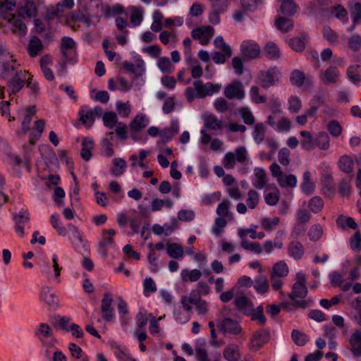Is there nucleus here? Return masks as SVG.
<instances>
[{
	"label": "nucleus",
	"mask_w": 361,
	"mask_h": 361,
	"mask_svg": "<svg viewBox=\"0 0 361 361\" xmlns=\"http://www.w3.org/2000/svg\"><path fill=\"white\" fill-rule=\"evenodd\" d=\"M258 78L263 88L268 89L279 83L281 79V73L276 67L269 68L267 71H261Z\"/></svg>",
	"instance_id": "obj_1"
},
{
	"label": "nucleus",
	"mask_w": 361,
	"mask_h": 361,
	"mask_svg": "<svg viewBox=\"0 0 361 361\" xmlns=\"http://www.w3.org/2000/svg\"><path fill=\"white\" fill-rule=\"evenodd\" d=\"M15 222V231L20 238H23L26 233L25 230L29 228L30 221V213L27 209H22L19 212L13 214Z\"/></svg>",
	"instance_id": "obj_2"
},
{
	"label": "nucleus",
	"mask_w": 361,
	"mask_h": 361,
	"mask_svg": "<svg viewBox=\"0 0 361 361\" xmlns=\"http://www.w3.org/2000/svg\"><path fill=\"white\" fill-rule=\"evenodd\" d=\"M68 231L71 233L70 240L80 252H88L89 246L83 234L79 228L72 224L68 225Z\"/></svg>",
	"instance_id": "obj_3"
},
{
	"label": "nucleus",
	"mask_w": 361,
	"mask_h": 361,
	"mask_svg": "<svg viewBox=\"0 0 361 361\" xmlns=\"http://www.w3.org/2000/svg\"><path fill=\"white\" fill-rule=\"evenodd\" d=\"M103 110L100 106H95L90 109L87 106H82L79 111L80 121L87 128H90L97 118L102 116Z\"/></svg>",
	"instance_id": "obj_4"
},
{
	"label": "nucleus",
	"mask_w": 361,
	"mask_h": 361,
	"mask_svg": "<svg viewBox=\"0 0 361 361\" xmlns=\"http://www.w3.org/2000/svg\"><path fill=\"white\" fill-rule=\"evenodd\" d=\"M240 50L244 60L256 59L261 54L259 45L253 40L243 41L240 46Z\"/></svg>",
	"instance_id": "obj_5"
},
{
	"label": "nucleus",
	"mask_w": 361,
	"mask_h": 361,
	"mask_svg": "<svg viewBox=\"0 0 361 361\" xmlns=\"http://www.w3.org/2000/svg\"><path fill=\"white\" fill-rule=\"evenodd\" d=\"M19 66L20 65L17 63L15 59L6 61L0 59V78L8 80L16 76L19 72L23 71L18 69Z\"/></svg>",
	"instance_id": "obj_6"
},
{
	"label": "nucleus",
	"mask_w": 361,
	"mask_h": 361,
	"mask_svg": "<svg viewBox=\"0 0 361 361\" xmlns=\"http://www.w3.org/2000/svg\"><path fill=\"white\" fill-rule=\"evenodd\" d=\"M114 302L113 295L109 292H104L103 298L101 300V312L102 317L106 322H110L114 319V307L112 304Z\"/></svg>",
	"instance_id": "obj_7"
},
{
	"label": "nucleus",
	"mask_w": 361,
	"mask_h": 361,
	"mask_svg": "<svg viewBox=\"0 0 361 361\" xmlns=\"http://www.w3.org/2000/svg\"><path fill=\"white\" fill-rule=\"evenodd\" d=\"M76 44L69 37H63L61 39V52L64 58L69 62H76L75 53Z\"/></svg>",
	"instance_id": "obj_8"
},
{
	"label": "nucleus",
	"mask_w": 361,
	"mask_h": 361,
	"mask_svg": "<svg viewBox=\"0 0 361 361\" xmlns=\"http://www.w3.org/2000/svg\"><path fill=\"white\" fill-rule=\"evenodd\" d=\"M340 71L336 66H330L325 71H321L319 78L324 85H334L340 80Z\"/></svg>",
	"instance_id": "obj_9"
},
{
	"label": "nucleus",
	"mask_w": 361,
	"mask_h": 361,
	"mask_svg": "<svg viewBox=\"0 0 361 361\" xmlns=\"http://www.w3.org/2000/svg\"><path fill=\"white\" fill-rule=\"evenodd\" d=\"M28 74V71H23V72H19L18 75L8 80L7 85L11 89L9 92V97L11 98L23 87Z\"/></svg>",
	"instance_id": "obj_10"
},
{
	"label": "nucleus",
	"mask_w": 361,
	"mask_h": 361,
	"mask_svg": "<svg viewBox=\"0 0 361 361\" xmlns=\"http://www.w3.org/2000/svg\"><path fill=\"white\" fill-rule=\"evenodd\" d=\"M214 31L211 26L199 27L192 30L191 35L194 39L200 40L202 45H206L214 35Z\"/></svg>",
	"instance_id": "obj_11"
},
{
	"label": "nucleus",
	"mask_w": 361,
	"mask_h": 361,
	"mask_svg": "<svg viewBox=\"0 0 361 361\" xmlns=\"http://www.w3.org/2000/svg\"><path fill=\"white\" fill-rule=\"evenodd\" d=\"M116 235L114 229H104L102 231V238L99 243V252L104 256H107L108 248L114 243L113 237Z\"/></svg>",
	"instance_id": "obj_12"
},
{
	"label": "nucleus",
	"mask_w": 361,
	"mask_h": 361,
	"mask_svg": "<svg viewBox=\"0 0 361 361\" xmlns=\"http://www.w3.org/2000/svg\"><path fill=\"white\" fill-rule=\"evenodd\" d=\"M224 95L226 98L232 99L236 98L242 99L245 97L243 85L240 81L234 80L228 85L224 90Z\"/></svg>",
	"instance_id": "obj_13"
},
{
	"label": "nucleus",
	"mask_w": 361,
	"mask_h": 361,
	"mask_svg": "<svg viewBox=\"0 0 361 361\" xmlns=\"http://www.w3.org/2000/svg\"><path fill=\"white\" fill-rule=\"evenodd\" d=\"M269 338V333L267 331L264 329L257 331L252 337L250 348L256 351L267 343Z\"/></svg>",
	"instance_id": "obj_14"
},
{
	"label": "nucleus",
	"mask_w": 361,
	"mask_h": 361,
	"mask_svg": "<svg viewBox=\"0 0 361 361\" xmlns=\"http://www.w3.org/2000/svg\"><path fill=\"white\" fill-rule=\"evenodd\" d=\"M4 19L8 20L12 25V31L13 33L18 34L20 36H24L27 32V27L21 19H16L15 14H5L3 16Z\"/></svg>",
	"instance_id": "obj_15"
},
{
	"label": "nucleus",
	"mask_w": 361,
	"mask_h": 361,
	"mask_svg": "<svg viewBox=\"0 0 361 361\" xmlns=\"http://www.w3.org/2000/svg\"><path fill=\"white\" fill-rule=\"evenodd\" d=\"M204 121V128L211 130H222L224 128V123L222 120L218 118L213 114L205 113L202 116Z\"/></svg>",
	"instance_id": "obj_16"
},
{
	"label": "nucleus",
	"mask_w": 361,
	"mask_h": 361,
	"mask_svg": "<svg viewBox=\"0 0 361 361\" xmlns=\"http://www.w3.org/2000/svg\"><path fill=\"white\" fill-rule=\"evenodd\" d=\"M25 111L26 114L21 123V130L18 133V135H26L30 132L32 120L37 113L36 107L35 106H28L25 108Z\"/></svg>",
	"instance_id": "obj_17"
},
{
	"label": "nucleus",
	"mask_w": 361,
	"mask_h": 361,
	"mask_svg": "<svg viewBox=\"0 0 361 361\" xmlns=\"http://www.w3.org/2000/svg\"><path fill=\"white\" fill-rule=\"evenodd\" d=\"M18 14L22 18H31L37 14V8L34 1L26 0L24 5L18 8Z\"/></svg>",
	"instance_id": "obj_18"
},
{
	"label": "nucleus",
	"mask_w": 361,
	"mask_h": 361,
	"mask_svg": "<svg viewBox=\"0 0 361 361\" xmlns=\"http://www.w3.org/2000/svg\"><path fill=\"white\" fill-rule=\"evenodd\" d=\"M201 300L200 291L194 289L191 290L188 297L185 295L181 297L180 303L185 311L190 312L192 310V307L190 304L195 305L197 303H199Z\"/></svg>",
	"instance_id": "obj_19"
},
{
	"label": "nucleus",
	"mask_w": 361,
	"mask_h": 361,
	"mask_svg": "<svg viewBox=\"0 0 361 361\" xmlns=\"http://www.w3.org/2000/svg\"><path fill=\"white\" fill-rule=\"evenodd\" d=\"M35 336L42 343H44L45 338H52L56 342V340L53 338L54 333L51 327L47 323H41L35 329Z\"/></svg>",
	"instance_id": "obj_20"
},
{
	"label": "nucleus",
	"mask_w": 361,
	"mask_h": 361,
	"mask_svg": "<svg viewBox=\"0 0 361 361\" xmlns=\"http://www.w3.org/2000/svg\"><path fill=\"white\" fill-rule=\"evenodd\" d=\"M221 330L224 334L238 335L242 329L237 321L231 318H224L221 324Z\"/></svg>",
	"instance_id": "obj_21"
},
{
	"label": "nucleus",
	"mask_w": 361,
	"mask_h": 361,
	"mask_svg": "<svg viewBox=\"0 0 361 361\" xmlns=\"http://www.w3.org/2000/svg\"><path fill=\"white\" fill-rule=\"evenodd\" d=\"M40 298L50 307H55L59 305V299L57 296L49 286H44L42 288Z\"/></svg>",
	"instance_id": "obj_22"
},
{
	"label": "nucleus",
	"mask_w": 361,
	"mask_h": 361,
	"mask_svg": "<svg viewBox=\"0 0 361 361\" xmlns=\"http://www.w3.org/2000/svg\"><path fill=\"white\" fill-rule=\"evenodd\" d=\"M114 133L109 132L102 140V153L106 157H111L114 154L113 148Z\"/></svg>",
	"instance_id": "obj_23"
},
{
	"label": "nucleus",
	"mask_w": 361,
	"mask_h": 361,
	"mask_svg": "<svg viewBox=\"0 0 361 361\" xmlns=\"http://www.w3.org/2000/svg\"><path fill=\"white\" fill-rule=\"evenodd\" d=\"M80 22L85 23L87 27H89L91 24V19L79 10L70 13L66 17V23L71 24Z\"/></svg>",
	"instance_id": "obj_24"
},
{
	"label": "nucleus",
	"mask_w": 361,
	"mask_h": 361,
	"mask_svg": "<svg viewBox=\"0 0 361 361\" xmlns=\"http://www.w3.org/2000/svg\"><path fill=\"white\" fill-rule=\"evenodd\" d=\"M349 342L353 355L356 357H361V331L358 329L355 330L350 336Z\"/></svg>",
	"instance_id": "obj_25"
},
{
	"label": "nucleus",
	"mask_w": 361,
	"mask_h": 361,
	"mask_svg": "<svg viewBox=\"0 0 361 361\" xmlns=\"http://www.w3.org/2000/svg\"><path fill=\"white\" fill-rule=\"evenodd\" d=\"M287 249L288 255L296 260L300 259L305 253L303 245L298 240L290 242Z\"/></svg>",
	"instance_id": "obj_26"
},
{
	"label": "nucleus",
	"mask_w": 361,
	"mask_h": 361,
	"mask_svg": "<svg viewBox=\"0 0 361 361\" xmlns=\"http://www.w3.org/2000/svg\"><path fill=\"white\" fill-rule=\"evenodd\" d=\"M45 126V121L44 119H38L35 121L34 123V130L35 132H32L29 135V143L31 145L36 144L37 141L41 137L42 133L44 131Z\"/></svg>",
	"instance_id": "obj_27"
},
{
	"label": "nucleus",
	"mask_w": 361,
	"mask_h": 361,
	"mask_svg": "<svg viewBox=\"0 0 361 361\" xmlns=\"http://www.w3.org/2000/svg\"><path fill=\"white\" fill-rule=\"evenodd\" d=\"M223 356L227 361H238L241 357L239 347L235 344L228 345L223 352Z\"/></svg>",
	"instance_id": "obj_28"
},
{
	"label": "nucleus",
	"mask_w": 361,
	"mask_h": 361,
	"mask_svg": "<svg viewBox=\"0 0 361 361\" xmlns=\"http://www.w3.org/2000/svg\"><path fill=\"white\" fill-rule=\"evenodd\" d=\"M94 147V142L89 137H84L82 141L81 157L86 161L92 157V151Z\"/></svg>",
	"instance_id": "obj_29"
},
{
	"label": "nucleus",
	"mask_w": 361,
	"mask_h": 361,
	"mask_svg": "<svg viewBox=\"0 0 361 361\" xmlns=\"http://www.w3.org/2000/svg\"><path fill=\"white\" fill-rule=\"evenodd\" d=\"M245 314L250 316L252 320L256 321L260 325H264L267 321L262 305H259L255 309L250 307Z\"/></svg>",
	"instance_id": "obj_30"
},
{
	"label": "nucleus",
	"mask_w": 361,
	"mask_h": 361,
	"mask_svg": "<svg viewBox=\"0 0 361 361\" xmlns=\"http://www.w3.org/2000/svg\"><path fill=\"white\" fill-rule=\"evenodd\" d=\"M149 124V119L145 114L137 115L130 123L133 132H138L145 128Z\"/></svg>",
	"instance_id": "obj_31"
},
{
	"label": "nucleus",
	"mask_w": 361,
	"mask_h": 361,
	"mask_svg": "<svg viewBox=\"0 0 361 361\" xmlns=\"http://www.w3.org/2000/svg\"><path fill=\"white\" fill-rule=\"evenodd\" d=\"M43 44L39 37L34 36L30 39L27 51L31 57L37 56L42 50Z\"/></svg>",
	"instance_id": "obj_32"
},
{
	"label": "nucleus",
	"mask_w": 361,
	"mask_h": 361,
	"mask_svg": "<svg viewBox=\"0 0 361 361\" xmlns=\"http://www.w3.org/2000/svg\"><path fill=\"white\" fill-rule=\"evenodd\" d=\"M346 74L348 80L353 84L357 85L361 82V68L359 65L350 66Z\"/></svg>",
	"instance_id": "obj_33"
},
{
	"label": "nucleus",
	"mask_w": 361,
	"mask_h": 361,
	"mask_svg": "<svg viewBox=\"0 0 361 361\" xmlns=\"http://www.w3.org/2000/svg\"><path fill=\"white\" fill-rule=\"evenodd\" d=\"M281 4V11L284 16H293L298 9V6L295 4L293 0H279Z\"/></svg>",
	"instance_id": "obj_34"
},
{
	"label": "nucleus",
	"mask_w": 361,
	"mask_h": 361,
	"mask_svg": "<svg viewBox=\"0 0 361 361\" xmlns=\"http://www.w3.org/2000/svg\"><path fill=\"white\" fill-rule=\"evenodd\" d=\"M307 288L306 285L293 283L291 293H288V298L292 300L296 298H305L307 295Z\"/></svg>",
	"instance_id": "obj_35"
},
{
	"label": "nucleus",
	"mask_w": 361,
	"mask_h": 361,
	"mask_svg": "<svg viewBox=\"0 0 361 361\" xmlns=\"http://www.w3.org/2000/svg\"><path fill=\"white\" fill-rule=\"evenodd\" d=\"M340 170L345 173H351L353 172L354 161L348 155L341 156L338 162Z\"/></svg>",
	"instance_id": "obj_36"
},
{
	"label": "nucleus",
	"mask_w": 361,
	"mask_h": 361,
	"mask_svg": "<svg viewBox=\"0 0 361 361\" xmlns=\"http://www.w3.org/2000/svg\"><path fill=\"white\" fill-rule=\"evenodd\" d=\"M264 54L267 59L276 60L280 58L281 51L278 46L272 42H268L264 47Z\"/></svg>",
	"instance_id": "obj_37"
},
{
	"label": "nucleus",
	"mask_w": 361,
	"mask_h": 361,
	"mask_svg": "<svg viewBox=\"0 0 361 361\" xmlns=\"http://www.w3.org/2000/svg\"><path fill=\"white\" fill-rule=\"evenodd\" d=\"M255 180L252 182V185L257 189H262L267 183V174L265 171L262 168H256L255 169Z\"/></svg>",
	"instance_id": "obj_38"
},
{
	"label": "nucleus",
	"mask_w": 361,
	"mask_h": 361,
	"mask_svg": "<svg viewBox=\"0 0 361 361\" xmlns=\"http://www.w3.org/2000/svg\"><path fill=\"white\" fill-rule=\"evenodd\" d=\"M254 288L260 293H267L269 290V286L267 277L262 274H259L255 277L254 281Z\"/></svg>",
	"instance_id": "obj_39"
},
{
	"label": "nucleus",
	"mask_w": 361,
	"mask_h": 361,
	"mask_svg": "<svg viewBox=\"0 0 361 361\" xmlns=\"http://www.w3.org/2000/svg\"><path fill=\"white\" fill-rule=\"evenodd\" d=\"M300 135L303 137L301 142V147L303 149L310 151L315 147V140H314L311 133L307 130H302Z\"/></svg>",
	"instance_id": "obj_40"
},
{
	"label": "nucleus",
	"mask_w": 361,
	"mask_h": 361,
	"mask_svg": "<svg viewBox=\"0 0 361 361\" xmlns=\"http://www.w3.org/2000/svg\"><path fill=\"white\" fill-rule=\"evenodd\" d=\"M234 304L238 311L244 314H245L246 312H247L252 306L248 298L244 295L236 296L234 300Z\"/></svg>",
	"instance_id": "obj_41"
},
{
	"label": "nucleus",
	"mask_w": 361,
	"mask_h": 361,
	"mask_svg": "<svg viewBox=\"0 0 361 361\" xmlns=\"http://www.w3.org/2000/svg\"><path fill=\"white\" fill-rule=\"evenodd\" d=\"M178 132V125L177 123H173L170 128L162 130L159 135L162 142L170 141Z\"/></svg>",
	"instance_id": "obj_42"
},
{
	"label": "nucleus",
	"mask_w": 361,
	"mask_h": 361,
	"mask_svg": "<svg viewBox=\"0 0 361 361\" xmlns=\"http://www.w3.org/2000/svg\"><path fill=\"white\" fill-rule=\"evenodd\" d=\"M127 167V163L123 158L113 159V166L111 169L112 174L115 176H121Z\"/></svg>",
	"instance_id": "obj_43"
},
{
	"label": "nucleus",
	"mask_w": 361,
	"mask_h": 361,
	"mask_svg": "<svg viewBox=\"0 0 361 361\" xmlns=\"http://www.w3.org/2000/svg\"><path fill=\"white\" fill-rule=\"evenodd\" d=\"M275 25L282 32H288L293 27V22L291 19L279 16L276 19Z\"/></svg>",
	"instance_id": "obj_44"
},
{
	"label": "nucleus",
	"mask_w": 361,
	"mask_h": 361,
	"mask_svg": "<svg viewBox=\"0 0 361 361\" xmlns=\"http://www.w3.org/2000/svg\"><path fill=\"white\" fill-rule=\"evenodd\" d=\"M206 341L204 338H199L196 341V355L198 361H208V355L204 349Z\"/></svg>",
	"instance_id": "obj_45"
},
{
	"label": "nucleus",
	"mask_w": 361,
	"mask_h": 361,
	"mask_svg": "<svg viewBox=\"0 0 361 361\" xmlns=\"http://www.w3.org/2000/svg\"><path fill=\"white\" fill-rule=\"evenodd\" d=\"M288 267L284 261H280L274 264L271 275L286 277L288 274Z\"/></svg>",
	"instance_id": "obj_46"
},
{
	"label": "nucleus",
	"mask_w": 361,
	"mask_h": 361,
	"mask_svg": "<svg viewBox=\"0 0 361 361\" xmlns=\"http://www.w3.org/2000/svg\"><path fill=\"white\" fill-rule=\"evenodd\" d=\"M167 254L173 259H178L183 255V248L181 245L173 243L169 244L166 248Z\"/></svg>",
	"instance_id": "obj_47"
},
{
	"label": "nucleus",
	"mask_w": 361,
	"mask_h": 361,
	"mask_svg": "<svg viewBox=\"0 0 361 361\" xmlns=\"http://www.w3.org/2000/svg\"><path fill=\"white\" fill-rule=\"evenodd\" d=\"M241 247L248 251L256 255L263 252V247L259 242H249L248 240L241 241Z\"/></svg>",
	"instance_id": "obj_48"
},
{
	"label": "nucleus",
	"mask_w": 361,
	"mask_h": 361,
	"mask_svg": "<svg viewBox=\"0 0 361 361\" xmlns=\"http://www.w3.org/2000/svg\"><path fill=\"white\" fill-rule=\"evenodd\" d=\"M315 146L319 149L326 150L330 146V140L328 134L325 132H320L315 138Z\"/></svg>",
	"instance_id": "obj_49"
},
{
	"label": "nucleus",
	"mask_w": 361,
	"mask_h": 361,
	"mask_svg": "<svg viewBox=\"0 0 361 361\" xmlns=\"http://www.w3.org/2000/svg\"><path fill=\"white\" fill-rule=\"evenodd\" d=\"M291 337L295 343L298 346H303L309 341V336L305 333L300 331L299 330L294 329L292 331Z\"/></svg>",
	"instance_id": "obj_50"
},
{
	"label": "nucleus",
	"mask_w": 361,
	"mask_h": 361,
	"mask_svg": "<svg viewBox=\"0 0 361 361\" xmlns=\"http://www.w3.org/2000/svg\"><path fill=\"white\" fill-rule=\"evenodd\" d=\"M265 133V126L262 123H259L255 125L252 136L256 143L260 144L264 140Z\"/></svg>",
	"instance_id": "obj_51"
},
{
	"label": "nucleus",
	"mask_w": 361,
	"mask_h": 361,
	"mask_svg": "<svg viewBox=\"0 0 361 361\" xmlns=\"http://www.w3.org/2000/svg\"><path fill=\"white\" fill-rule=\"evenodd\" d=\"M278 183L281 188H295L297 185V178L295 175H283L279 178Z\"/></svg>",
	"instance_id": "obj_52"
},
{
	"label": "nucleus",
	"mask_w": 361,
	"mask_h": 361,
	"mask_svg": "<svg viewBox=\"0 0 361 361\" xmlns=\"http://www.w3.org/2000/svg\"><path fill=\"white\" fill-rule=\"evenodd\" d=\"M202 276V273L199 269H192L188 271L183 269L181 271V277L183 281H189L191 282L197 281Z\"/></svg>",
	"instance_id": "obj_53"
},
{
	"label": "nucleus",
	"mask_w": 361,
	"mask_h": 361,
	"mask_svg": "<svg viewBox=\"0 0 361 361\" xmlns=\"http://www.w3.org/2000/svg\"><path fill=\"white\" fill-rule=\"evenodd\" d=\"M283 243L282 240L278 237L276 236L274 240L272 242L271 240H266L263 247V252L267 254H270L274 247L278 249H281L283 247Z\"/></svg>",
	"instance_id": "obj_54"
},
{
	"label": "nucleus",
	"mask_w": 361,
	"mask_h": 361,
	"mask_svg": "<svg viewBox=\"0 0 361 361\" xmlns=\"http://www.w3.org/2000/svg\"><path fill=\"white\" fill-rule=\"evenodd\" d=\"M290 79L292 85L300 87L304 85L305 77L303 72L295 69L291 73Z\"/></svg>",
	"instance_id": "obj_55"
},
{
	"label": "nucleus",
	"mask_w": 361,
	"mask_h": 361,
	"mask_svg": "<svg viewBox=\"0 0 361 361\" xmlns=\"http://www.w3.org/2000/svg\"><path fill=\"white\" fill-rule=\"evenodd\" d=\"M104 125L109 128H113L118 123V118L115 112L109 111L106 112L102 116Z\"/></svg>",
	"instance_id": "obj_56"
},
{
	"label": "nucleus",
	"mask_w": 361,
	"mask_h": 361,
	"mask_svg": "<svg viewBox=\"0 0 361 361\" xmlns=\"http://www.w3.org/2000/svg\"><path fill=\"white\" fill-rule=\"evenodd\" d=\"M308 206L313 213L317 214L322 211L324 207L323 200L318 196L313 197L310 199Z\"/></svg>",
	"instance_id": "obj_57"
},
{
	"label": "nucleus",
	"mask_w": 361,
	"mask_h": 361,
	"mask_svg": "<svg viewBox=\"0 0 361 361\" xmlns=\"http://www.w3.org/2000/svg\"><path fill=\"white\" fill-rule=\"evenodd\" d=\"M323 235V228L319 224L312 225L309 231L308 236L310 240L317 241Z\"/></svg>",
	"instance_id": "obj_58"
},
{
	"label": "nucleus",
	"mask_w": 361,
	"mask_h": 361,
	"mask_svg": "<svg viewBox=\"0 0 361 361\" xmlns=\"http://www.w3.org/2000/svg\"><path fill=\"white\" fill-rule=\"evenodd\" d=\"M259 201V195L255 190H250L247 192V199L246 203L250 209H255L257 207Z\"/></svg>",
	"instance_id": "obj_59"
},
{
	"label": "nucleus",
	"mask_w": 361,
	"mask_h": 361,
	"mask_svg": "<svg viewBox=\"0 0 361 361\" xmlns=\"http://www.w3.org/2000/svg\"><path fill=\"white\" fill-rule=\"evenodd\" d=\"M280 222V218L279 217H274V219H271L269 218H264L262 219L261 225L262 227L267 231H271L274 230L279 224Z\"/></svg>",
	"instance_id": "obj_60"
},
{
	"label": "nucleus",
	"mask_w": 361,
	"mask_h": 361,
	"mask_svg": "<svg viewBox=\"0 0 361 361\" xmlns=\"http://www.w3.org/2000/svg\"><path fill=\"white\" fill-rule=\"evenodd\" d=\"M230 207V201L228 200H224L218 205L216 208V214L221 217H229L231 216L229 212Z\"/></svg>",
	"instance_id": "obj_61"
},
{
	"label": "nucleus",
	"mask_w": 361,
	"mask_h": 361,
	"mask_svg": "<svg viewBox=\"0 0 361 361\" xmlns=\"http://www.w3.org/2000/svg\"><path fill=\"white\" fill-rule=\"evenodd\" d=\"M214 44L216 48L220 49L223 52H226L227 55L233 54L231 47L225 42L223 37H216L214 41Z\"/></svg>",
	"instance_id": "obj_62"
},
{
	"label": "nucleus",
	"mask_w": 361,
	"mask_h": 361,
	"mask_svg": "<svg viewBox=\"0 0 361 361\" xmlns=\"http://www.w3.org/2000/svg\"><path fill=\"white\" fill-rule=\"evenodd\" d=\"M239 113L245 124L250 126L255 123V117L249 108L242 107L240 109Z\"/></svg>",
	"instance_id": "obj_63"
},
{
	"label": "nucleus",
	"mask_w": 361,
	"mask_h": 361,
	"mask_svg": "<svg viewBox=\"0 0 361 361\" xmlns=\"http://www.w3.org/2000/svg\"><path fill=\"white\" fill-rule=\"evenodd\" d=\"M351 249L355 252L361 250V233L360 231L355 232L350 239Z\"/></svg>",
	"instance_id": "obj_64"
}]
</instances>
